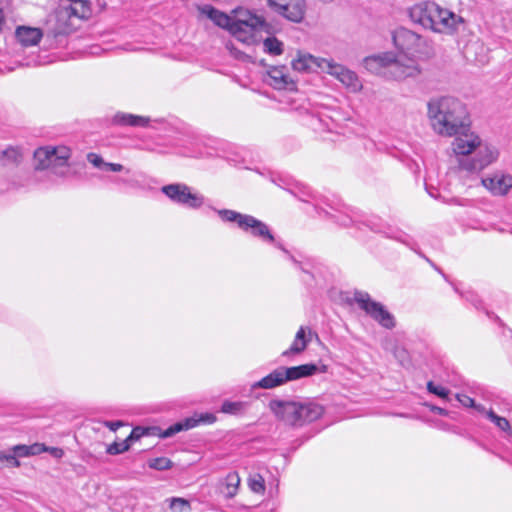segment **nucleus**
Segmentation results:
<instances>
[{
	"label": "nucleus",
	"mask_w": 512,
	"mask_h": 512,
	"mask_svg": "<svg viewBox=\"0 0 512 512\" xmlns=\"http://www.w3.org/2000/svg\"><path fill=\"white\" fill-rule=\"evenodd\" d=\"M427 118L435 134L454 138L450 149L458 173L479 175L498 161L499 149L471 129L470 112L459 98H430Z\"/></svg>",
	"instance_id": "f257e3e1"
},
{
	"label": "nucleus",
	"mask_w": 512,
	"mask_h": 512,
	"mask_svg": "<svg viewBox=\"0 0 512 512\" xmlns=\"http://www.w3.org/2000/svg\"><path fill=\"white\" fill-rule=\"evenodd\" d=\"M212 21L219 27L227 29L238 41L252 45L259 41V32H270V25L262 16L249 10L239 8L227 15L219 10L211 11Z\"/></svg>",
	"instance_id": "f03ea898"
},
{
	"label": "nucleus",
	"mask_w": 512,
	"mask_h": 512,
	"mask_svg": "<svg viewBox=\"0 0 512 512\" xmlns=\"http://www.w3.org/2000/svg\"><path fill=\"white\" fill-rule=\"evenodd\" d=\"M409 16L414 23L439 33H452L464 23L461 16L431 1L415 4Z\"/></svg>",
	"instance_id": "7ed1b4c3"
},
{
	"label": "nucleus",
	"mask_w": 512,
	"mask_h": 512,
	"mask_svg": "<svg viewBox=\"0 0 512 512\" xmlns=\"http://www.w3.org/2000/svg\"><path fill=\"white\" fill-rule=\"evenodd\" d=\"M268 407L277 420L287 426L301 427L319 419L323 414V407L314 402L285 401L273 399Z\"/></svg>",
	"instance_id": "20e7f679"
},
{
	"label": "nucleus",
	"mask_w": 512,
	"mask_h": 512,
	"mask_svg": "<svg viewBox=\"0 0 512 512\" xmlns=\"http://www.w3.org/2000/svg\"><path fill=\"white\" fill-rule=\"evenodd\" d=\"M364 68L377 75L389 76L397 80L415 77L421 73V68L413 58L408 63L397 58L393 52H383L368 56L363 60Z\"/></svg>",
	"instance_id": "39448f33"
},
{
	"label": "nucleus",
	"mask_w": 512,
	"mask_h": 512,
	"mask_svg": "<svg viewBox=\"0 0 512 512\" xmlns=\"http://www.w3.org/2000/svg\"><path fill=\"white\" fill-rule=\"evenodd\" d=\"M392 41L400 53L396 57L404 59L406 63L410 58L418 62L420 59H428L434 55L431 42L408 28H396L392 32Z\"/></svg>",
	"instance_id": "423d86ee"
},
{
	"label": "nucleus",
	"mask_w": 512,
	"mask_h": 512,
	"mask_svg": "<svg viewBox=\"0 0 512 512\" xmlns=\"http://www.w3.org/2000/svg\"><path fill=\"white\" fill-rule=\"evenodd\" d=\"M72 149L66 145H46L37 148L33 153L35 170H49L51 173L66 177Z\"/></svg>",
	"instance_id": "0eeeda50"
},
{
	"label": "nucleus",
	"mask_w": 512,
	"mask_h": 512,
	"mask_svg": "<svg viewBox=\"0 0 512 512\" xmlns=\"http://www.w3.org/2000/svg\"><path fill=\"white\" fill-rule=\"evenodd\" d=\"M319 371V367L316 364L312 363L294 367L281 366L273 370L271 373L263 377L261 380L254 383L252 387L261 389H273L275 387L287 383L288 381H293L303 377L312 376ZM325 371L326 366H323L321 372Z\"/></svg>",
	"instance_id": "6e6552de"
},
{
	"label": "nucleus",
	"mask_w": 512,
	"mask_h": 512,
	"mask_svg": "<svg viewBox=\"0 0 512 512\" xmlns=\"http://www.w3.org/2000/svg\"><path fill=\"white\" fill-rule=\"evenodd\" d=\"M354 300L372 319L386 329L395 327L394 316L379 302L373 301L366 292H356Z\"/></svg>",
	"instance_id": "1a4fd4ad"
},
{
	"label": "nucleus",
	"mask_w": 512,
	"mask_h": 512,
	"mask_svg": "<svg viewBox=\"0 0 512 512\" xmlns=\"http://www.w3.org/2000/svg\"><path fill=\"white\" fill-rule=\"evenodd\" d=\"M161 191L173 202L196 209L204 204V197L198 193H192L186 184L176 183L165 185Z\"/></svg>",
	"instance_id": "9d476101"
},
{
	"label": "nucleus",
	"mask_w": 512,
	"mask_h": 512,
	"mask_svg": "<svg viewBox=\"0 0 512 512\" xmlns=\"http://www.w3.org/2000/svg\"><path fill=\"white\" fill-rule=\"evenodd\" d=\"M481 185L493 196H506L512 189V175L503 170H494L480 179Z\"/></svg>",
	"instance_id": "9b49d317"
},
{
	"label": "nucleus",
	"mask_w": 512,
	"mask_h": 512,
	"mask_svg": "<svg viewBox=\"0 0 512 512\" xmlns=\"http://www.w3.org/2000/svg\"><path fill=\"white\" fill-rule=\"evenodd\" d=\"M216 421V416L212 413H201V414H194L191 417H188L182 421H179L167 429H165L161 434V438H168L176 433H179L181 431H187L189 429H192L200 424H213Z\"/></svg>",
	"instance_id": "f8f14e48"
},
{
	"label": "nucleus",
	"mask_w": 512,
	"mask_h": 512,
	"mask_svg": "<svg viewBox=\"0 0 512 512\" xmlns=\"http://www.w3.org/2000/svg\"><path fill=\"white\" fill-rule=\"evenodd\" d=\"M306 0H289L274 10L276 14L293 23H301L306 15Z\"/></svg>",
	"instance_id": "ddd939ff"
},
{
	"label": "nucleus",
	"mask_w": 512,
	"mask_h": 512,
	"mask_svg": "<svg viewBox=\"0 0 512 512\" xmlns=\"http://www.w3.org/2000/svg\"><path fill=\"white\" fill-rule=\"evenodd\" d=\"M326 58L316 57L310 53L298 51L296 57L292 60L291 66L297 72H318L323 69V63Z\"/></svg>",
	"instance_id": "4468645a"
},
{
	"label": "nucleus",
	"mask_w": 512,
	"mask_h": 512,
	"mask_svg": "<svg viewBox=\"0 0 512 512\" xmlns=\"http://www.w3.org/2000/svg\"><path fill=\"white\" fill-rule=\"evenodd\" d=\"M153 120L148 116L135 115L126 112H117L113 115L111 122L117 126H129L147 128ZM155 122H162V119H155Z\"/></svg>",
	"instance_id": "2eb2a0df"
},
{
	"label": "nucleus",
	"mask_w": 512,
	"mask_h": 512,
	"mask_svg": "<svg viewBox=\"0 0 512 512\" xmlns=\"http://www.w3.org/2000/svg\"><path fill=\"white\" fill-rule=\"evenodd\" d=\"M269 84L276 89L296 90L295 82L286 73L285 67H272L268 71Z\"/></svg>",
	"instance_id": "dca6fc26"
},
{
	"label": "nucleus",
	"mask_w": 512,
	"mask_h": 512,
	"mask_svg": "<svg viewBox=\"0 0 512 512\" xmlns=\"http://www.w3.org/2000/svg\"><path fill=\"white\" fill-rule=\"evenodd\" d=\"M242 224H244L242 230L250 231L253 236L259 237L268 242L274 241V236L270 233L268 226L255 217L249 215L246 221L242 222Z\"/></svg>",
	"instance_id": "f3484780"
},
{
	"label": "nucleus",
	"mask_w": 512,
	"mask_h": 512,
	"mask_svg": "<svg viewBox=\"0 0 512 512\" xmlns=\"http://www.w3.org/2000/svg\"><path fill=\"white\" fill-rule=\"evenodd\" d=\"M307 334L311 336L312 331L308 327L301 326L297 331L294 341L291 344L290 348L285 350L282 353V356L287 357L290 355L300 354L307 348L308 343L310 342V337H307Z\"/></svg>",
	"instance_id": "a211bd4d"
},
{
	"label": "nucleus",
	"mask_w": 512,
	"mask_h": 512,
	"mask_svg": "<svg viewBox=\"0 0 512 512\" xmlns=\"http://www.w3.org/2000/svg\"><path fill=\"white\" fill-rule=\"evenodd\" d=\"M16 38L23 46H34L39 43L43 33L39 28L21 26L16 29Z\"/></svg>",
	"instance_id": "6ab92c4d"
},
{
	"label": "nucleus",
	"mask_w": 512,
	"mask_h": 512,
	"mask_svg": "<svg viewBox=\"0 0 512 512\" xmlns=\"http://www.w3.org/2000/svg\"><path fill=\"white\" fill-rule=\"evenodd\" d=\"M340 83L347 89L349 93L353 94L361 92L363 87L359 76L349 68H347V70L344 72V75H342Z\"/></svg>",
	"instance_id": "aec40b11"
},
{
	"label": "nucleus",
	"mask_w": 512,
	"mask_h": 512,
	"mask_svg": "<svg viewBox=\"0 0 512 512\" xmlns=\"http://www.w3.org/2000/svg\"><path fill=\"white\" fill-rule=\"evenodd\" d=\"M0 159L3 165H18L23 159V153L20 147L9 146L0 153Z\"/></svg>",
	"instance_id": "412c9836"
},
{
	"label": "nucleus",
	"mask_w": 512,
	"mask_h": 512,
	"mask_svg": "<svg viewBox=\"0 0 512 512\" xmlns=\"http://www.w3.org/2000/svg\"><path fill=\"white\" fill-rule=\"evenodd\" d=\"M322 63L324 65L322 72L329 74L330 76H332L333 78L340 82L342 79V75H344V72L347 70V67L340 63H337L332 58H326L325 62Z\"/></svg>",
	"instance_id": "4be33fe9"
},
{
	"label": "nucleus",
	"mask_w": 512,
	"mask_h": 512,
	"mask_svg": "<svg viewBox=\"0 0 512 512\" xmlns=\"http://www.w3.org/2000/svg\"><path fill=\"white\" fill-rule=\"evenodd\" d=\"M240 485V477L237 473H229L224 480V489L222 493L228 499L233 498L238 491Z\"/></svg>",
	"instance_id": "5701e85b"
},
{
	"label": "nucleus",
	"mask_w": 512,
	"mask_h": 512,
	"mask_svg": "<svg viewBox=\"0 0 512 512\" xmlns=\"http://www.w3.org/2000/svg\"><path fill=\"white\" fill-rule=\"evenodd\" d=\"M263 49L266 53L274 56L283 53V43L274 36H269L263 41Z\"/></svg>",
	"instance_id": "b1692460"
},
{
	"label": "nucleus",
	"mask_w": 512,
	"mask_h": 512,
	"mask_svg": "<svg viewBox=\"0 0 512 512\" xmlns=\"http://www.w3.org/2000/svg\"><path fill=\"white\" fill-rule=\"evenodd\" d=\"M171 512H189L191 506L188 500L180 497H172L165 500Z\"/></svg>",
	"instance_id": "393cba45"
},
{
	"label": "nucleus",
	"mask_w": 512,
	"mask_h": 512,
	"mask_svg": "<svg viewBox=\"0 0 512 512\" xmlns=\"http://www.w3.org/2000/svg\"><path fill=\"white\" fill-rule=\"evenodd\" d=\"M218 214L224 221L236 222L241 229L244 225L242 224V222H245L247 217L249 216L228 209L218 210Z\"/></svg>",
	"instance_id": "a878e982"
},
{
	"label": "nucleus",
	"mask_w": 512,
	"mask_h": 512,
	"mask_svg": "<svg viewBox=\"0 0 512 512\" xmlns=\"http://www.w3.org/2000/svg\"><path fill=\"white\" fill-rule=\"evenodd\" d=\"M486 416L490 421H492L501 431L507 432L509 434H512L511 426L509 421L501 416H498L494 413V411L489 410L486 412Z\"/></svg>",
	"instance_id": "bb28decb"
},
{
	"label": "nucleus",
	"mask_w": 512,
	"mask_h": 512,
	"mask_svg": "<svg viewBox=\"0 0 512 512\" xmlns=\"http://www.w3.org/2000/svg\"><path fill=\"white\" fill-rule=\"evenodd\" d=\"M12 450L16 456L27 457L30 455L40 453V445L39 444H34L32 446L16 445L12 448Z\"/></svg>",
	"instance_id": "cd10ccee"
},
{
	"label": "nucleus",
	"mask_w": 512,
	"mask_h": 512,
	"mask_svg": "<svg viewBox=\"0 0 512 512\" xmlns=\"http://www.w3.org/2000/svg\"><path fill=\"white\" fill-rule=\"evenodd\" d=\"M248 485L249 488L255 493H264L265 491V481L260 474L250 475L248 478Z\"/></svg>",
	"instance_id": "c85d7f7f"
},
{
	"label": "nucleus",
	"mask_w": 512,
	"mask_h": 512,
	"mask_svg": "<svg viewBox=\"0 0 512 512\" xmlns=\"http://www.w3.org/2000/svg\"><path fill=\"white\" fill-rule=\"evenodd\" d=\"M148 466L155 470H167L172 467V461L166 457H158L154 459H150L148 461Z\"/></svg>",
	"instance_id": "c756f323"
},
{
	"label": "nucleus",
	"mask_w": 512,
	"mask_h": 512,
	"mask_svg": "<svg viewBox=\"0 0 512 512\" xmlns=\"http://www.w3.org/2000/svg\"><path fill=\"white\" fill-rule=\"evenodd\" d=\"M130 441L126 438L122 442H114L107 448V453L110 455H117L127 451L130 448Z\"/></svg>",
	"instance_id": "7c9ffc66"
},
{
	"label": "nucleus",
	"mask_w": 512,
	"mask_h": 512,
	"mask_svg": "<svg viewBox=\"0 0 512 512\" xmlns=\"http://www.w3.org/2000/svg\"><path fill=\"white\" fill-rule=\"evenodd\" d=\"M244 408V403L242 402H231L225 401L222 404L221 411L226 414H238Z\"/></svg>",
	"instance_id": "2f4dec72"
},
{
	"label": "nucleus",
	"mask_w": 512,
	"mask_h": 512,
	"mask_svg": "<svg viewBox=\"0 0 512 512\" xmlns=\"http://www.w3.org/2000/svg\"><path fill=\"white\" fill-rule=\"evenodd\" d=\"M427 390L432 393V394H435L437 395L438 397L440 398H447L448 395H449V390L442 387V386H439V385H435L432 381H429L427 383Z\"/></svg>",
	"instance_id": "473e14b6"
},
{
	"label": "nucleus",
	"mask_w": 512,
	"mask_h": 512,
	"mask_svg": "<svg viewBox=\"0 0 512 512\" xmlns=\"http://www.w3.org/2000/svg\"><path fill=\"white\" fill-rule=\"evenodd\" d=\"M4 464H7L8 466H11V467H19L20 466V462L16 458V455L14 453L13 454H7V453L2 451V458H1V462H0V468Z\"/></svg>",
	"instance_id": "72a5a7b5"
},
{
	"label": "nucleus",
	"mask_w": 512,
	"mask_h": 512,
	"mask_svg": "<svg viewBox=\"0 0 512 512\" xmlns=\"http://www.w3.org/2000/svg\"><path fill=\"white\" fill-rule=\"evenodd\" d=\"M87 160L96 168L105 169L106 162L103 160V158L97 154V153H88L87 154Z\"/></svg>",
	"instance_id": "f704fd0d"
},
{
	"label": "nucleus",
	"mask_w": 512,
	"mask_h": 512,
	"mask_svg": "<svg viewBox=\"0 0 512 512\" xmlns=\"http://www.w3.org/2000/svg\"><path fill=\"white\" fill-rule=\"evenodd\" d=\"M145 434H147V429L135 427L127 438L129 441H134L140 439Z\"/></svg>",
	"instance_id": "c9c22d12"
},
{
	"label": "nucleus",
	"mask_w": 512,
	"mask_h": 512,
	"mask_svg": "<svg viewBox=\"0 0 512 512\" xmlns=\"http://www.w3.org/2000/svg\"><path fill=\"white\" fill-rule=\"evenodd\" d=\"M457 400L465 407H474L475 401L471 397L465 395V394H457L456 396Z\"/></svg>",
	"instance_id": "e433bc0d"
},
{
	"label": "nucleus",
	"mask_w": 512,
	"mask_h": 512,
	"mask_svg": "<svg viewBox=\"0 0 512 512\" xmlns=\"http://www.w3.org/2000/svg\"><path fill=\"white\" fill-rule=\"evenodd\" d=\"M41 451H49L51 455H53L55 458H62L64 455V451L61 448L57 447L47 448L43 445H40V452Z\"/></svg>",
	"instance_id": "4c0bfd02"
},
{
	"label": "nucleus",
	"mask_w": 512,
	"mask_h": 512,
	"mask_svg": "<svg viewBox=\"0 0 512 512\" xmlns=\"http://www.w3.org/2000/svg\"><path fill=\"white\" fill-rule=\"evenodd\" d=\"M198 10L200 11L201 14L206 15L209 19H212L211 11H216L217 9H215L214 7H212L210 5H204V6H200L198 8Z\"/></svg>",
	"instance_id": "58836bf2"
},
{
	"label": "nucleus",
	"mask_w": 512,
	"mask_h": 512,
	"mask_svg": "<svg viewBox=\"0 0 512 512\" xmlns=\"http://www.w3.org/2000/svg\"><path fill=\"white\" fill-rule=\"evenodd\" d=\"M104 170H110V171H113V172H120V171L123 170V166L121 164H118V163H108V162H106Z\"/></svg>",
	"instance_id": "ea45409f"
},
{
	"label": "nucleus",
	"mask_w": 512,
	"mask_h": 512,
	"mask_svg": "<svg viewBox=\"0 0 512 512\" xmlns=\"http://www.w3.org/2000/svg\"><path fill=\"white\" fill-rule=\"evenodd\" d=\"M104 425L106 427H108L110 430L116 431L119 427L123 426V422H121V421H115V422H113V421H106L104 423Z\"/></svg>",
	"instance_id": "a19ab883"
},
{
	"label": "nucleus",
	"mask_w": 512,
	"mask_h": 512,
	"mask_svg": "<svg viewBox=\"0 0 512 512\" xmlns=\"http://www.w3.org/2000/svg\"><path fill=\"white\" fill-rule=\"evenodd\" d=\"M432 411H434V412H436V413H438L440 415H447V411L445 409H443V408H440V407L434 406V407H432Z\"/></svg>",
	"instance_id": "79ce46f5"
},
{
	"label": "nucleus",
	"mask_w": 512,
	"mask_h": 512,
	"mask_svg": "<svg viewBox=\"0 0 512 512\" xmlns=\"http://www.w3.org/2000/svg\"><path fill=\"white\" fill-rule=\"evenodd\" d=\"M474 408L477 409L479 412H485V413L487 412L485 410V408L483 406H481V405H476L475 404Z\"/></svg>",
	"instance_id": "37998d69"
},
{
	"label": "nucleus",
	"mask_w": 512,
	"mask_h": 512,
	"mask_svg": "<svg viewBox=\"0 0 512 512\" xmlns=\"http://www.w3.org/2000/svg\"><path fill=\"white\" fill-rule=\"evenodd\" d=\"M325 3H331V2H334L335 0H323Z\"/></svg>",
	"instance_id": "c03bdc74"
},
{
	"label": "nucleus",
	"mask_w": 512,
	"mask_h": 512,
	"mask_svg": "<svg viewBox=\"0 0 512 512\" xmlns=\"http://www.w3.org/2000/svg\"><path fill=\"white\" fill-rule=\"evenodd\" d=\"M278 247L286 252V250L282 247V245L279 244Z\"/></svg>",
	"instance_id": "a18cd8bd"
}]
</instances>
